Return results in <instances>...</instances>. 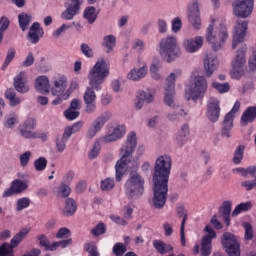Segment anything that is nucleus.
<instances>
[{
    "instance_id": "obj_1",
    "label": "nucleus",
    "mask_w": 256,
    "mask_h": 256,
    "mask_svg": "<svg viewBox=\"0 0 256 256\" xmlns=\"http://www.w3.org/2000/svg\"><path fill=\"white\" fill-rule=\"evenodd\" d=\"M171 156L162 155L156 159L153 174L152 205L155 209H163L169 193V175H171Z\"/></svg>"
},
{
    "instance_id": "obj_2",
    "label": "nucleus",
    "mask_w": 256,
    "mask_h": 256,
    "mask_svg": "<svg viewBox=\"0 0 256 256\" xmlns=\"http://www.w3.org/2000/svg\"><path fill=\"white\" fill-rule=\"evenodd\" d=\"M107 77H109V63L105 58H99L88 74L90 86L86 87L83 95L86 113L91 114L97 111V94L95 91L103 89V83Z\"/></svg>"
},
{
    "instance_id": "obj_3",
    "label": "nucleus",
    "mask_w": 256,
    "mask_h": 256,
    "mask_svg": "<svg viewBox=\"0 0 256 256\" xmlns=\"http://www.w3.org/2000/svg\"><path fill=\"white\" fill-rule=\"evenodd\" d=\"M137 147V134L135 132H130L127 136L125 144L121 148V158L116 162L115 171H116V181H121L123 175L127 173V166L131 163V157L133 151Z\"/></svg>"
},
{
    "instance_id": "obj_4",
    "label": "nucleus",
    "mask_w": 256,
    "mask_h": 256,
    "mask_svg": "<svg viewBox=\"0 0 256 256\" xmlns=\"http://www.w3.org/2000/svg\"><path fill=\"white\" fill-rule=\"evenodd\" d=\"M124 190L130 199H139L145 191V179L137 172H131L124 184Z\"/></svg>"
},
{
    "instance_id": "obj_5",
    "label": "nucleus",
    "mask_w": 256,
    "mask_h": 256,
    "mask_svg": "<svg viewBox=\"0 0 256 256\" xmlns=\"http://www.w3.org/2000/svg\"><path fill=\"white\" fill-rule=\"evenodd\" d=\"M215 23L216 20L212 19L207 28L206 41L211 45L213 51H219L223 47V43L227 41L229 35L227 34L226 28L217 29Z\"/></svg>"
},
{
    "instance_id": "obj_6",
    "label": "nucleus",
    "mask_w": 256,
    "mask_h": 256,
    "mask_svg": "<svg viewBox=\"0 0 256 256\" xmlns=\"http://www.w3.org/2000/svg\"><path fill=\"white\" fill-rule=\"evenodd\" d=\"M207 78L205 76H195L190 84V87L185 91L187 101L197 103L199 99H203L207 93Z\"/></svg>"
},
{
    "instance_id": "obj_7",
    "label": "nucleus",
    "mask_w": 256,
    "mask_h": 256,
    "mask_svg": "<svg viewBox=\"0 0 256 256\" xmlns=\"http://www.w3.org/2000/svg\"><path fill=\"white\" fill-rule=\"evenodd\" d=\"M159 54L163 59H166L168 63L177 59L181 53L179 52V46L177 45V38L175 36H167L159 42Z\"/></svg>"
},
{
    "instance_id": "obj_8",
    "label": "nucleus",
    "mask_w": 256,
    "mask_h": 256,
    "mask_svg": "<svg viewBox=\"0 0 256 256\" xmlns=\"http://www.w3.org/2000/svg\"><path fill=\"white\" fill-rule=\"evenodd\" d=\"M181 69H175L168 77L165 79L164 84V103L171 109H175V107H179V105L175 104V81L179 79L182 75Z\"/></svg>"
},
{
    "instance_id": "obj_9",
    "label": "nucleus",
    "mask_w": 256,
    "mask_h": 256,
    "mask_svg": "<svg viewBox=\"0 0 256 256\" xmlns=\"http://www.w3.org/2000/svg\"><path fill=\"white\" fill-rule=\"evenodd\" d=\"M247 53V44H242L237 50L236 56L232 61L231 77L232 79H241V76L245 74L243 66L247 63L245 54Z\"/></svg>"
},
{
    "instance_id": "obj_10",
    "label": "nucleus",
    "mask_w": 256,
    "mask_h": 256,
    "mask_svg": "<svg viewBox=\"0 0 256 256\" xmlns=\"http://www.w3.org/2000/svg\"><path fill=\"white\" fill-rule=\"evenodd\" d=\"M29 234V229L24 228L20 230L12 239L10 244L9 243H4L0 247V256H15L13 254V248L17 247L25 237Z\"/></svg>"
},
{
    "instance_id": "obj_11",
    "label": "nucleus",
    "mask_w": 256,
    "mask_h": 256,
    "mask_svg": "<svg viewBox=\"0 0 256 256\" xmlns=\"http://www.w3.org/2000/svg\"><path fill=\"white\" fill-rule=\"evenodd\" d=\"M222 245L229 256H241L239 242H237L235 235L225 232L223 234Z\"/></svg>"
},
{
    "instance_id": "obj_12",
    "label": "nucleus",
    "mask_w": 256,
    "mask_h": 256,
    "mask_svg": "<svg viewBox=\"0 0 256 256\" xmlns=\"http://www.w3.org/2000/svg\"><path fill=\"white\" fill-rule=\"evenodd\" d=\"M111 117H113L111 112H104L102 115L98 116L88 128L86 134L87 139H93V137H95V135H97L99 131L103 129L105 123H107Z\"/></svg>"
},
{
    "instance_id": "obj_13",
    "label": "nucleus",
    "mask_w": 256,
    "mask_h": 256,
    "mask_svg": "<svg viewBox=\"0 0 256 256\" xmlns=\"http://www.w3.org/2000/svg\"><path fill=\"white\" fill-rule=\"evenodd\" d=\"M255 6V2H247L245 0H236L233 3V12L236 17H241L242 19H247V17H251V13H253V7Z\"/></svg>"
},
{
    "instance_id": "obj_14",
    "label": "nucleus",
    "mask_w": 256,
    "mask_h": 256,
    "mask_svg": "<svg viewBox=\"0 0 256 256\" xmlns=\"http://www.w3.org/2000/svg\"><path fill=\"white\" fill-rule=\"evenodd\" d=\"M204 233H207V234L202 238L201 255L209 256L211 255V251H212L211 245L213 243V239H217V233L215 232V230H213V227L209 225L205 226Z\"/></svg>"
},
{
    "instance_id": "obj_15",
    "label": "nucleus",
    "mask_w": 256,
    "mask_h": 256,
    "mask_svg": "<svg viewBox=\"0 0 256 256\" xmlns=\"http://www.w3.org/2000/svg\"><path fill=\"white\" fill-rule=\"evenodd\" d=\"M245 35H247V21L239 20L234 28L232 49H237L239 44L245 41Z\"/></svg>"
},
{
    "instance_id": "obj_16",
    "label": "nucleus",
    "mask_w": 256,
    "mask_h": 256,
    "mask_svg": "<svg viewBox=\"0 0 256 256\" xmlns=\"http://www.w3.org/2000/svg\"><path fill=\"white\" fill-rule=\"evenodd\" d=\"M67 78L65 76H60L54 81V86L51 88L52 95L61 96L62 99H69L71 91L67 90Z\"/></svg>"
},
{
    "instance_id": "obj_17",
    "label": "nucleus",
    "mask_w": 256,
    "mask_h": 256,
    "mask_svg": "<svg viewBox=\"0 0 256 256\" xmlns=\"http://www.w3.org/2000/svg\"><path fill=\"white\" fill-rule=\"evenodd\" d=\"M206 116L211 123H217V121H219V117L221 116L219 99L211 97L208 100Z\"/></svg>"
},
{
    "instance_id": "obj_18",
    "label": "nucleus",
    "mask_w": 256,
    "mask_h": 256,
    "mask_svg": "<svg viewBox=\"0 0 256 256\" xmlns=\"http://www.w3.org/2000/svg\"><path fill=\"white\" fill-rule=\"evenodd\" d=\"M188 19L194 29L199 31L201 29V12L199 11V2L193 0L192 4L188 7Z\"/></svg>"
},
{
    "instance_id": "obj_19",
    "label": "nucleus",
    "mask_w": 256,
    "mask_h": 256,
    "mask_svg": "<svg viewBox=\"0 0 256 256\" xmlns=\"http://www.w3.org/2000/svg\"><path fill=\"white\" fill-rule=\"evenodd\" d=\"M203 36H196L194 38H186L182 42V47L186 53H197L203 47Z\"/></svg>"
},
{
    "instance_id": "obj_20",
    "label": "nucleus",
    "mask_w": 256,
    "mask_h": 256,
    "mask_svg": "<svg viewBox=\"0 0 256 256\" xmlns=\"http://www.w3.org/2000/svg\"><path fill=\"white\" fill-rule=\"evenodd\" d=\"M29 185H27V182L21 180V179H16L12 182L10 188L6 189L2 197L7 198V197H13V195H19V193H23V191H27V188Z\"/></svg>"
},
{
    "instance_id": "obj_21",
    "label": "nucleus",
    "mask_w": 256,
    "mask_h": 256,
    "mask_svg": "<svg viewBox=\"0 0 256 256\" xmlns=\"http://www.w3.org/2000/svg\"><path fill=\"white\" fill-rule=\"evenodd\" d=\"M38 241L40 242L41 247H44L46 251H55L58 247L65 249V247L71 245V239L53 242V244H51L49 242V239H47V236H45L44 234L38 236Z\"/></svg>"
},
{
    "instance_id": "obj_22",
    "label": "nucleus",
    "mask_w": 256,
    "mask_h": 256,
    "mask_svg": "<svg viewBox=\"0 0 256 256\" xmlns=\"http://www.w3.org/2000/svg\"><path fill=\"white\" fill-rule=\"evenodd\" d=\"M66 10L62 12L61 18L65 21H71L81 10V0H68Z\"/></svg>"
},
{
    "instance_id": "obj_23",
    "label": "nucleus",
    "mask_w": 256,
    "mask_h": 256,
    "mask_svg": "<svg viewBox=\"0 0 256 256\" xmlns=\"http://www.w3.org/2000/svg\"><path fill=\"white\" fill-rule=\"evenodd\" d=\"M44 33L45 32L43 31L41 24H39V22H34L29 29L27 39L33 45H37L41 37H43Z\"/></svg>"
},
{
    "instance_id": "obj_24",
    "label": "nucleus",
    "mask_w": 256,
    "mask_h": 256,
    "mask_svg": "<svg viewBox=\"0 0 256 256\" xmlns=\"http://www.w3.org/2000/svg\"><path fill=\"white\" fill-rule=\"evenodd\" d=\"M127 133V128L125 125L116 126L113 131L102 138L103 143H113V141H118L125 136Z\"/></svg>"
},
{
    "instance_id": "obj_25",
    "label": "nucleus",
    "mask_w": 256,
    "mask_h": 256,
    "mask_svg": "<svg viewBox=\"0 0 256 256\" xmlns=\"http://www.w3.org/2000/svg\"><path fill=\"white\" fill-rule=\"evenodd\" d=\"M203 63L206 77H211L219 65V60L217 59V56L209 54L204 58Z\"/></svg>"
},
{
    "instance_id": "obj_26",
    "label": "nucleus",
    "mask_w": 256,
    "mask_h": 256,
    "mask_svg": "<svg viewBox=\"0 0 256 256\" xmlns=\"http://www.w3.org/2000/svg\"><path fill=\"white\" fill-rule=\"evenodd\" d=\"M14 87L18 93H27L29 91V85H27V76L25 72H20L14 78Z\"/></svg>"
},
{
    "instance_id": "obj_27",
    "label": "nucleus",
    "mask_w": 256,
    "mask_h": 256,
    "mask_svg": "<svg viewBox=\"0 0 256 256\" xmlns=\"http://www.w3.org/2000/svg\"><path fill=\"white\" fill-rule=\"evenodd\" d=\"M233 119H235L234 115L226 114L222 122L221 135L222 137H226V139H229V137H231V129H233Z\"/></svg>"
},
{
    "instance_id": "obj_28",
    "label": "nucleus",
    "mask_w": 256,
    "mask_h": 256,
    "mask_svg": "<svg viewBox=\"0 0 256 256\" xmlns=\"http://www.w3.org/2000/svg\"><path fill=\"white\" fill-rule=\"evenodd\" d=\"M255 119H256V107L250 106L242 114L240 123L242 127H247L249 123H253Z\"/></svg>"
},
{
    "instance_id": "obj_29",
    "label": "nucleus",
    "mask_w": 256,
    "mask_h": 256,
    "mask_svg": "<svg viewBox=\"0 0 256 256\" xmlns=\"http://www.w3.org/2000/svg\"><path fill=\"white\" fill-rule=\"evenodd\" d=\"M149 69L147 66H142L140 68H134L130 70L127 74V79L130 81H141V79L145 78Z\"/></svg>"
},
{
    "instance_id": "obj_30",
    "label": "nucleus",
    "mask_w": 256,
    "mask_h": 256,
    "mask_svg": "<svg viewBox=\"0 0 256 256\" xmlns=\"http://www.w3.org/2000/svg\"><path fill=\"white\" fill-rule=\"evenodd\" d=\"M233 207V203L229 200H226L222 203V206L220 207V213L222 214L224 223L227 227L231 225V209Z\"/></svg>"
},
{
    "instance_id": "obj_31",
    "label": "nucleus",
    "mask_w": 256,
    "mask_h": 256,
    "mask_svg": "<svg viewBox=\"0 0 256 256\" xmlns=\"http://www.w3.org/2000/svg\"><path fill=\"white\" fill-rule=\"evenodd\" d=\"M35 88L38 93H49L51 86L49 85V78L47 76H39L35 80Z\"/></svg>"
},
{
    "instance_id": "obj_32",
    "label": "nucleus",
    "mask_w": 256,
    "mask_h": 256,
    "mask_svg": "<svg viewBox=\"0 0 256 256\" xmlns=\"http://www.w3.org/2000/svg\"><path fill=\"white\" fill-rule=\"evenodd\" d=\"M189 125L184 124L176 134V141L178 145H185L189 139Z\"/></svg>"
},
{
    "instance_id": "obj_33",
    "label": "nucleus",
    "mask_w": 256,
    "mask_h": 256,
    "mask_svg": "<svg viewBox=\"0 0 256 256\" xmlns=\"http://www.w3.org/2000/svg\"><path fill=\"white\" fill-rule=\"evenodd\" d=\"M76 211H77V202H75L73 198H67L65 200L63 215H65V217H71L75 215Z\"/></svg>"
},
{
    "instance_id": "obj_34",
    "label": "nucleus",
    "mask_w": 256,
    "mask_h": 256,
    "mask_svg": "<svg viewBox=\"0 0 256 256\" xmlns=\"http://www.w3.org/2000/svg\"><path fill=\"white\" fill-rule=\"evenodd\" d=\"M153 246L160 255H166V253H171V251H173L171 244H167L161 240H154Z\"/></svg>"
},
{
    "instance_id": "obj_35",
    "label": "nucleus",
    "mask_w": 256,
    "mask_h": 256,
    "mask_svg": "<svg viewBox=\"0 0 256 256\" xmlns=\"http://www.w3.org/2000/svg\"><path fill=\"white\" fill-rule=\"evenodd\" d=\"M173 112L167 114L168 121H177L179 117H185L187 115V112H185V109L181 106H175V108H172Z\"/></svg>"
},
{
    "instance_id": "obj_36",
    "label": "nucleus",
    "mask_w": 256,
    "mask_h": 256,
    "mask_svg": "<svg viewBox=\"0 0 256 256\" xmlns=\"http://www.w3.org/2000/svg\"><path fill=\"white\" fill-rule=\"evenodd\" d=\"M97 10L93 6H89L84 10V19L87 20V22L90 25H93L95 21H97Z\"/></svg>"
},
{
    "instance_id": "obj_37",
    "label": "nucleus",
    "mask_w": 256,
    "mask_h": 256,
    "mask_svg": "<svg viewBox=\"0 0 256 256\" xmlns=\"http://www.w3.org/2000/svg\"><path fill=\"white\" fill-rule=\"evenodd\" d=\"M136 97L137 99H143L146 103H153L155 101V92L153 90H140Z\"/></svg>"
},
{
    "instance_id": "obj_38",
    "label": "nucleus",
    "mask_w": 256,
    "mask_h": 256,
    "mask_svg": "<svg viewBox=\"0 0 256 256\" xmlns=\"http://www.w3.org/2000/svg\"><path fill=\"white\" fill-rule=\"evenodd\" d=\"M19 27L22 31H27L29 23H31V16L28 14L22 13L18 15Z\"/></svg>"
},
{
    "instance_id": "obj_39",
    "label": "nucleus",
    "mask_w": 256,
    "mask_h": 256,
    "mask_svg": "<svg viewBox=\"0 0 256 256\" xmlns=\"http://www.w3.org/2000/svg\"><path fill=\"white\" fill-rule=\"evenodd\" d=\"M117 43V38L114 35H107L103 38V46L106 47L107 53L113 51V47Z\"/></svg>"
},
{
    "instance_id": "obj_40",
    "label": "nucleus",
    "mask_w": 256,
    "mask_h": 256,
    "mask_svg": "<svg viewBox=\"0 0 256 256\" xmlns=\"http://www.w3.org/2000/svg\"><path fill=\"white\" fill-rule=\"evenodd\" d=\"M244 153H245L244 145H240L236 148V150L234 151V156H233L234 165H240V163L243 161Z\"/></svg>"
},
{
    "instance_id": "obj_41",
    "label": "nucleus",
    "mask_w": 256,
    "mask_h": 256,
    "mask_svg": "<svg viewBox=\"0 0 256 256\" xmlns=\"http://www.w3.org/2000/svg\"><path fill=\"white\" fill-rule=\"evenodd\" d=\"M5 97H6V99H8L11 107H15V106L19 105V103H21V99H19L16 96L15 91H13L12 89H8L6 91Z\"/></svg>"
},
{
    "instance_id": "obj_42",
    "label": "nucleus",
    "mask_w": 256,
    "mask_h": 256,
    "mask_svg": "<svg viewBox=\"0 0 256 256\" xmlns=\"http://www.w3.org/2000/svg\"><path fill=\"white\" fill-rule=\"evenodd\" d=\"M249 209H251L250 202L240 203L232 211V217H237V215H241L243 211H249Z\"/></svg>"
},
{
    "instance_id": "obj_43",
    "label": "nucleus",
    "mask_w": 256,
    "mask_h": 256,
    "mask_svg": "<svg viewBox=\"0 0 256 256\" xmlns=\"http://www.w3.org/2000/svg\"><path fill=\"white\" fill-rule=\"evenodd\" d=\"M71 195V187L69 184H65V182H61L60 186L58 187V196L67 199Z\"/></svg>"
},
{
    "instance_id": "obj_44",
    "label": "nucleus",
    "mask_w": 256,
    "mask_h": 256,
    "mask_svg": "<svg viewBox=\"0 0 256 256\" xmlns=\"http://www.w3.org/2000/svg\"><path fill=\"white\" fill-rule=\"evenodd\" d=\"M15 55H17V52L15 51V48H10L7 52L6 58L4 60L2 71H5L7 67L11 64V61L15 59Z\"/></svg>"
},
{
    "instance_id": "obj_45",
    "label": "nucleus",
    "mask_w": 256,
    "mask_h": 256,
    "mask_svg": "<svg viewBox=\"0 0 256 256\" xmlns=\"http://www.w3.org/2000/svg\"><path fill=\"white\" fill-rule=\"evenodd\" d=\"M34 168L36 171L41 172L47 169V158L40 157L34 161Z\"/></svg>"
},
{
    "instance_id": "obj_46",
    "label": "nucleus",
    "mask_w": 256,
    "mask_h": 256,
    "mask_svg": "<svg viewBox=\"0 0 256 256\" xmlns=\"http://www.w3.org/2000/svg\"><path fill=\"white\" fill-rule=\"evenodd\" d=\"M29 205H31V199L22 197L17 200L16 211H23V209H27Z\"/></svg>"
},
{
    "instance_id": "obj_47",
    "label": "nucleus",
    "mask_w": 256,
    "mask_h": 256,
    "mask_svg": "<svg viewBox=\"0 0 256 256\" xmlns=\"http://www.w3.org/2000/svg\"><path fill=\"white\" fill-rule=\"evenodd\" d=\"M21 137L24 139H37V133L33 132V129L19 128Z\"/></svg>"
},
{
    "instance_id": "obj_48",
    "label": "nucleus",
    "mask_w": 256,
    "mask_h": 256,
    "mask_svg": "<svg viewBox=\"0 0 256 256\" xmlns=\"http://www.w3.org/2000/svg\"><path fill=\"white\" fill-rule=\"evenodd\" d=\"M101 189L102 191H111L113 187H115V179L113 178H106L101 181Z\"/></svg>"
},
{
    "instance_id": "obj_49",
    "label": "nucleus",
    "mask_w": 256,
    "mask_h": 256,
    "mask_svg": "<svg viewBox=\"0 0 256 256\" xmlns=\"http://www.w3.org/2000/svg\"><path fill=\"white\" fill-rule=\"evenodd\" d=\"M213 89H216L218 93H229V89H231V86L229 83H219V82H213L212 84Z\"/></svg>"
},
{
    "instance_id": "obj_50",
    "label": "nucleus",
    "mask_w": 256,
    "mask_h": 256,
    "mask_svg": "<svg viewBox=\"0 0 256 256\" xmlns=\"http://www.w3.org/2000/svg\"><path fill=\"white\" fill-rule=\"evenodd\" d=\"M100 151H101V144L99 142H95L88 154V158L90 160L97 159V157H99Z\"/></svg>"
},
{
    "instance_id": "obj_51",
    "label": "nucleus",
    "mask_w": 256,
    "mask_h": 256,
    "mask_svg": "<svg viewBox=\"0 0 256 256\" xmlns=\"http://www.w3.org/2000/svg\"><path fill=\"white\" fill-rule=\"evenodd\" d=\"M113 253L116 256L125 255V253H127V246H125V244L123 243L118 242L113 246Z\"/></svg>"
},
{
    "instance_id": "obj_52",
    "label": "nucleus",
    "mask_w": 256,
    "mask_h": 256,
    "mask_svg": "<svg viewBox=\"0 0 256 256\" xmlns=\"http://www.w3.org/2000/svg\"><path fill=\"white\" fill-rule=\"evenodd\" d=\"M21 167H27L31 161V151H26L19 156Z\"/></svg>"
},
{
    "instance_id": "obj_53",
    "label": "nucleus",
    "mask_w": 256,
    "mask_h": 256,
    "mask_svg": "<svg viewBox=\"0 0 256 256\" xmlns=\"http://www.w3.org/2000/svg\"><path fill=\"white\" fill-rule=\"evenodd\" d=\"M242 227L245 229V239L246 241H251V239H253V227L251 226V224L249 222H244L242 224Z\"/></svg>"
},
{
    "instance_id": "obj_54",
    "label": "nucleus",
    "mask_w": 256,
    "mask_h": 256,
    "mask_svg": "<svg viewBox=\"0 0 256 256\" xmlns=\"http://www.w3.org/2000/svg\"><path fill=\"white\" fill-rule=\"evenodd\" d=\"M105 231H107L105 224L103 222H100L92 230V235H94V237H99V235H104Z\"/></svg>"
},
{
    "instance_id": "obj_55",
    "label": "nucleus",
    "mask_w": 256,
    "mask_h": 256,
    "mask_svg": "<svg viewBox=\"0 0 256 256\" xmlns=\"http://www.w3.org/2000/svg\"><path fill=\"white\" fill-rule=\"evenodd\" d=\"M79 115V111L71 110L70 108L64 111V116L66 117V119H68V121H75V119H77Z\"/></svg>"
},
{
    "instance_id": "obj_56",
    "label": "nucleus",
    "mask_w": 256,
    "mask_h": 256,
    "mask_svg": "<svg viewBox=\"0 0 256 256\" xmlns=\"http://www.w3.org/2000/svg\"><path fill=\"white\" fill-rule=\"evenodd\" d=\"M37 122H35V118H27L21 125L22 129H35Z\"/></svg>"
},
{
    "instance_id": "obj_57",
    "label": "nucleus",
    "mask_w": 256,
    "mask_h": 256,
    "mask_svg": "<svg viewBox=\"0 0 256 256\" xmlns=\"http://www.w3.org/2000/svg\"><path fill=\"white\" fill-rule=\"evenodd\" d=\"M181 27H183V23L181 22V18L176 17L172 20V32L179 33L181 31Z\"/></svg>"
},
{
    "instance_id": "obj_58",
    "label": "nucleus",
    "mask_w": 256,
    "mask_h": 256,
    "mask_svg": "<svg viewBox=\"0 0 256 256\" xmlns=\"http://www.w3.org/2000/svg\"><path fill=\"white\" fill-rule=\"evenodd\" d=\"M150 73H151L152 79H155L156 81H159V79H161V74H159L158 64H152L150 66Z\"/></svg>"
},
{
    "instance_id": "obj_59",
    "label": "nucleus",
    "mask_w": 256,
    "mask_h": 256,
    "mask_svg": "<svg viewBox=\"0 0 256 256\" xmlns=\"http://www.w3.org/2000/svg\"><path fill=\"white\" fill-rule=\"evenodd\" d=\"M176 213H177L178 217H183L182 223L184 222V227H185V223H187V219H188V215H187V211L185 210V206L177 207Z\"/></svg>"
},
{
    "instance_id": "obj_60",
    "label": "nucleus",
    "mask_w": 256,
    "mask_h": 256,
    "mask_svg": "<svg viewBox=\"0 0 256 256\" xmlns=\"http://www.w3.org/2000/svg\"><path fill=\"white\" fill-rule=\"evenodd\" d=\"M10 21L9 18L2 16L0 18V32L1 33H5V31H7V29H9V25H10Z\"/></svg>"
},
{
    "instance_id": "obj_61",
    "label": "nucleus",
    "mask_w": 256,
    "mask_h": 256,
    "mask_svg": "<svg viewBox=\"0 0 256 256\" xmlns=\"http://www.w3.org/2000/svg\"><path fill=\"white\" fill-rule=\"evenodd\" d=\"M66 143H67V139H64L63 137L56 138V147H57L59 153H63L65 151Z\"/></svg>"
},
{
    "instance_id": "obj_62",
    "label": "nucleus",
    "mask_w": 256,
    "mask_h": 256,
    "mask_svg": "<svg viewBox=\"0 0 256 256\" xmlns=\"http://www.w3.org/2000/svg\"><path fill=\"white\" fill-rule=\"evenodd\" d=\"M33 63H35V57L33 56V52H29L25 60L22 62V67H31Z\"/></svg>"
},
{
    "instance_id": "obj_63",
    "label": "nucleus",
    "mask_w": 256,
    "mask_h": 256,
    "mask_svg": "<svg viewBox=\"0 0 256 256\" xmlns=\"http://www.w3.org/2000/svg\"><path fill=\"white\" fill-rule=\"evenodd\" d=\"M241 185L245 187L246 191H253V189H256V178L254 180H246Z\"/></svg>"
},
{
    "instance_id": "obj_64",
    "label": "nucleus",
    "mask_w": 256,
    "mask_h": 256,
    "mask_svg": "<svg viewBox=\"0 0 256 256\" xmlns=\"http://www.w3.org/2000/svg\"><path fill=\"white\" fill-rule=\"evenodd\" d=\"M86 251L89 253V256H99V251H97V246L93 244H88L86 246Z\"/></svg>"
}]
</instances>
